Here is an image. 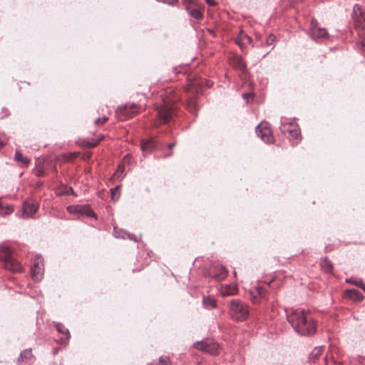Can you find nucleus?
<instances>
[{
  "label": "nucleus",
  "mask_w": 365,
  "mask_h": 365,
  "mask_svg": "<svg viewBox=\"0 0 365 365\" xmlns=\"http://www.w3.org/2000/svg\"><path fill=\"white\" fill-rule=\"evenodd\" d=\"M108 118L107 117H103V118H98L95 123L97 125H103L105 123H106L108 121Z\"/></svg>",
  "instance_id": "nucleus-37"
},
{
  "label": "nucleus",
  "mask_w": 365,
  "mask_h": 365,
  "mask_svg": "<svg viewBox=\"0 0 365 365\" xmlns=\"http://www.w3.org/2000/svg\"><path fill=\"white\" fill-rule=\"evenodd\" d=\"M196 349L204 352L209 353L211 355H217L219 354L220 346L213 340H206L197 342L195 344Z\"/></svg>",
  "instance_id": "nucleus-11"
},
{
  "label": "nucleus",
  "mask_w": 365,
  "mask_h": 365,
  "mask_svg": "<svg viewBox=\"0 0 365 365\" xmlns=\"http://www.w3.org/2000/svg\"><path fill=\"white\" fill-rule=\"evenodd\" d=\"M140 112V106L135 103H127L116 109L115 115L119 120H126Z\"/></svg>",
  "instance_id": "nucleus-6"
},
{
  "label": "nucleus",
  "mask_w": 365,
  "mask_h": 365,
  "mask_svg": "<svg viewBox=\"0 0 365 365\" xmlns=\"http://www.w3.org/2000/svg\"><path fill=\"white\" fill-rule=\"evenodd\" d=\"M275 41H276V36L272 34H270L267 38L265 43L267 46H274Z\"/></svg>",
  "instance_id": "nucleus-35"
},
{
  "label": "nucleus",
  "mask_w": 365,
  "mask_h": 365,
  "mask_svg": "<svg viewBox=\"0 0 365 365\" xmlns=\"http://www.w3.org/2000/svg\"><path fill=\"white\" fill-rule=\"evenodd\" d=\"M233 274H234L235 278H236L237 277V272L235 271L233 272Z\"/></svg>",
  "instance_id": "nucleus-51"
},
{
  "label": "nucleus",
  "mask_w": 365,
  "mask_h": 365,
  "mask_svg": "<svg viewBox=\"0 0 365 365\" xmlns=\"http://www.w3.org/2000/svg\"><path fill=\"white\" fill-rule=\"evenodd\" d=\"M44 271L43 260L41 257H34L31 267V277L35 282H39L43 278Z\"/></svg>",
  "instance_id": "nucleus-9"
},
{
  "label": "nucleus",
  "mask_w": 365,
  "mask_h": 365,
  "mask_svg": "<svg viewBox=\"0 0 365 365\" xmlns=\"http://www.w3.org/2000/svg\"><path fill=\"white\" fill-rule=\"evenodd\" d=\"M243 98L246 99L247 101H249L250 98H253V94L251 93H246L243 94Z\"/></svg>",
  "instance_id": "nucleus-40"
},
{
  "label": "nucleus",
  "mask_w": 365,
  "mask_h": 365,
  "mask_svg": "<svg viewBox=\"0 0 365 365\" xmlns=\"http://www.w3.org/2000/svg\"><path fill=\"white\" fill-rule=\"evenodd\" d=\"M160 102L156 103L158 120L162 123H168L177 113L175 103L181 98L173 88L161 91Z\"/></svg>",
  "instance_id": "nucleus-2"
},
{
  "label": "nucleus",
  "mask_w": 365,
  "mask_h": 365,
  "mask_svg": "<svg viewBox=\"0 0 365 365\" xmlns=\"http://www.w3.org/2000/svg\"><path fill=\"white\" fill-rule=\"evenodd\" d=\"M230 309L232 317L237 321L245 320L250 313L247 304L240 300L231 301Z\"/></svg>",
  "instance_id": "nucleus-5"
},
{
  "label": "nucleus",
  "mask_w": 365,
  "mask_h": 365,
  "mask_svg": "<svg viewBox=\"0 0 365 365\" xmlns=\"http://www.w3.org/2000/svg\"><path fill=\"white\" fill-rule=\"evenodd\" d=\"M120 185L116 186L115 187L111 189V195L113 200H118L120 195Z\"/></svg>",
  "instance_id": "nucleus-33"
},
{
  "label": "nucleus",
  "mask_w": 365,
  "mask_h": 365,
  "mask_svg": "<svg viewBox=\"0 0 365 365\" xmlns=\"http://www.w3.org/2000/svg\"><path fill=\"white\" fill-rule=\"evenodd\" d=\"M283 133L289 140H299L301 139V131L299 125L294 122H287L284 120L280 127Z\"/></svg>",
  "instance_id": "nucleus-7"
},
{
  "label": "nucleus",
  "mask_w": 365,
  "mask_h": 365,
  "mask_svg": "<svg viewBox=\"0 0 365 365\" xmlns=\"http://www.w3.org/2000/svg\"><path fill=\"white\" fill-rule=\"evenodd\" d=\"M325 365H341V363L335 359L332 352L327 354L324 358Z\"/></svg>",
  "instance_id": "nucleus-22"
},
{
  "label": "nucleus",
  "mask_w": 365,
  "mask_h": 365,
  "mask_svg": "<svg viewBox=\"0 0 365 365\" xmlns=\"http://www.w3.org/2000/svg\"><path fill=\"white\" fill-rule=\"evenodd\" d=\"M87 215L89 216H91V215H93L94 213L91 210L88 209V212Z\"/></svg>",
  "instance_id": "nucleus-46"
},
{
  "label": "nucleus",
  "mask_w": 365,
  "mask_h": 365,
  "mask_svg": "<svg viewBox=\"0 0 365 365\" xmlns=\"http://www.w3.org/2000/svg\"><path fill=\"white\" fill-rule=\"evenodd\" d=\"M210 275L218 282L225 279L228 275L227 269L221 264L213 265L210 269Z\"/></svg>",
  "instance_id": "nucleus-13"
},
{
  "label": "nucleus",
  "mask_w": 365,
  "mask_h": 365,
  "mask_svg": "<svg viewBox=\"0 0 365 365\" xmlns=\"http://www.w3.org/2000/svg\"><path fill=\"white\" fill-rule=\"evenodd\" d=\"M322 354V347H315L310 353L309 359L314 360L318 359Z\"/></svg>",
  "instance_id": "nucleus-26"
},
{
  "label": "nucleus",
  "mask_w": 365,
  "mask_h": 365,
  "mask_svg": "<svg viewBox=\"0 0 365 365\" xmlns=\"http://www.w3.org/2000/svg\"><path fill=\"white\" fill-rule=\"evenodd\" d=\"M231 66L235 70L240 72L242 75H245L247 73V65L244 59L239 56H233L230 59Z\"/></svg>",
  "instance_id": "nucleus-15"
},
{
  "label": "nucleus",
  "mask_w": 365,
  "mask_h": 365,
  "mask_svg": "<svg viewBox=\"0 0 365 365\" xmlns=\"http://www.w3.org/2000/svg\"><path fill=\"white\" fill-rule=\"evenodd\" d=\"M182 4L192 18L197 20L202 19L204 7L197 0H182Z\"/></svg>",
  "instance_id": "nucleus-8"
},
{
  "label": "nucleus",
  "mask_w": 365,
  "mask_h": 365,
  "mask_svg": "<svg viewBox=\"0 0 365 365\" xmlns=\"http://www.w3.org/2000/svg\"><path fill=\"white\" fill-rule=\"evenodd\" d=\"M46 165H47V162H43L42 166H40V163H39L38 165L36 168V175H38V176L43 175L45 173L44 169H46Z\"/></svg>",
  "instance_id": "nucleus-31"
},
{
  "label": "nucleus",
  "mask_w": 365,
  "mask_h": 365,
  "mask_svg": "<svg viewBox=\"0 0 365 365\" xmlns=\"http://www.w3.org/2000/svg\"><path fill=\"white\" fill-rule=\"evenodd\" d=\"M322 269L326 272H331L332 270V264L327 258L322 259L320 263Z\"/></svg>",
  "instance_id": "nucleus-23"
},
{
  "label": "nucleus",
  "mask_w": 365,
  "mask_h": 365,
  "mask_svg": "<svg viewBox=\"0 0 365 365\" xmlns=\"http://www.w3.org/2000/svg\"><path fill=\"white\" fill-rule=\"evenodd\" d=\"M251 300L253 303H258L259 299H264L266 297V289L260 286L252 287L250 291Z\"/></svg>",
  "instance_id": "nucleus-17"
},
{
  "label": "nucleus",
  "mask_w": 365,
  "mask_h": 365,
  "mask_svg": "<svg viewBox=\"0 0 365 365\" xmlns=\"http://www.w3.org/2000/svg\"><path fill=\"white\" fill-rule=\"evenodd\" d=\"M0 259L8 270L16 272H21L22 269L20 262L14 258L10 248L4 244L0 245Z\"/></svg>",
  "instance_id": "nucleus-4"
},
{
  "label": "nucleus",
  "mask_w": 365,
  "mask_h": 365,
  "mask_svg": "<svg viewBox=\"0 0 365 365\" xmlns=\"http://www.w3.org/2000/svg\"><path fill=\"white\" fill-rule=\"evenodd\" d=\"M29 163V160L24 158V166L27 165Z\"/></svg>",
  "instance_id": "nucleus-45"
},
{
  "label": "nucleus",
  "mask_w": 365,
  "mask_h": 365,
  "mask_svg": "<svg viewBox=\"0 0 365 365\" xmlns=\"http://www.w3.org/2000/svg\"><path fill=\"white\" fill-rule=\"evenodd\" d=\"M175 146V143H170V145H168V148L170 149H173Z\"/></svg>",
  "instance_id": "nucleus-48"
},
{
  "label": "nucleus",
  "mask_w": 365,
  "mask_h": 365,
  "mask_svg": "<svg viewBox=\"0 0 365 365\" xmlns=\"http://www.w3.org/2000/svg\"><path fill=\"white\" fill-rule=\"evenodd\" d=\"M205 1L207 2V4L209 5V6H214L217 4L216 1L215 0H205Z\"/></svg>",
  "instance_id": "nucleus-42"
},
{
  "label": "nucleus",
  "mask_w": 365,
  "mask_h": 365,
  "mask_svg": "<svg viewBox=\"0 0 365 365\" xmlns=\"http://www.w3.org/2000/svg\"><path fill=\"white\" fill-rule=\"evenodd\" d=\"M238 288L236 284L222 285L220 292L222 296H232L237 294Z\"/></svg>",
  "instance_id": "nucleus-19"
},
{
  "label": "nucleus",
  "mask_w": 365,
  "mask_h": 365,
  "mask_svg": "<svg viewBox=\"0 0 365 365\" xmlns=\"http://www.w3.org/2000/svg\"><path fill=\"white\" fill-rule=\"evenodd\" d=\"M158 125L159 124L157 122L154 123L153 125V127H158Z\"/></svg>",
  "instance_id": "nucleus-50"
},
{
  "label": "nucleus",
  "mask_w": 365,
  "mask_h": 365,
  "mask_svg": "<svg viewBox=\"0 0 365 365\" xmlns=\"http://www.w3.org/2000/svg\"><path fill=\"white\" fill-rule=\"evenodd\" d=\"M80 155V153L79 152H73V153H70L67 155H64V158L66 160V161H68V162H71L73 161L75 158H76L77 157H78V155Z\"/></svg>",
  "instance_id": "nucleus-29"
},
{
  "label": "nucleus",
  "mask_w": 365,
  "mask_h": 365,
  "mask_svg": "<svg viewBox=\"0 0 365 365\" xmlns=\"http://www.w3.org/2000/svg\"><path fill=\"white\" fill-rule=\"evenodd\" d=\"M123 171H124V166L122 165H120L118 167V169L115 171V173L113 174V178H116V179L122 178H123L122 175H123Z\"/></svg>",
  "instance_id": "nucleus-30"
},
{
  "label": "nucleus",
  "mask_w": 365,
  "mask_h": 365,
  "mask_svg": "<svg viewBox=\"0 0 365 365\" xmlns=\"http://www.w3.org/2000/svg\"><path fill=\"white\" fill-rule=\"evenodd\" d=\"M256 133L259 138L267 143H274V138L271 128L267 122H262L256 128Z\"/></svg>",
  "instance_id": "nucleus-10"
},
{
  "label": "nucleus",
  "mask_w": 365,
  "mask_h": 365,
  "mask_svg": "<svg viewBox=\"0 0 365 365\" xmlns=\"http://www.w3.org/2000/svg\"><path fill=\"white\" fill-rule=\"evenodd\" d=\"M39 205L37 200L24 202V217H33Z\"/></svg>",
  "instance_id": "nucleus-16"
},
{
  "label": "nucleus",
  "mask_w": 365,
  "mask_h": 365,
  "mask_svg": "<svg viewBox=\"0 0 365 365\" xmlns=\"http://www.w3.org/2000/svg\"><path fill=\"white\" fill-rule=\"evenodd\" d=\"M103 137L104 136L101 135V138L97 140H92V141L85 140L81 145L82 146H85L87 148H94L99 143V142L103 138Z\"/></svg>",
  "instance_id": "nucleus-25"
},
{
  "label": "nucleus",
  "mask_w": 365,
  "mask_h": 365,
  "mask_svg": "<svg viewBox=\"0 0 365 365\" xmlns=\"http://www.w3.org/2000/svg\"><path fill=\"white\" fill-rule=\"evenodd\" d=\"M31 358H32V354H31V350L30 351H28V350L24 351V359H29Z\"/></svg>",
  "instance_id": "nucleus-41"
},
{
  "label": "nucleus",
  "mask_w": 365,
  "mask_h": 365,
  "mask_svg": "<svg viewBox=\"0 0 365 365\" xmlns=\"http://www.w3.org/2000/svg\"><path fill=\"white\" fill-rule=\"evenodd\" d=\"M346 282L349 284H354L356 287H360L365 292V284L363 283L362 280L360 279H354V278H349L346 279Z\"/></svg>",
  "instance_id": "nucleus-24"
},
{
  "label": "nucleus",
  "mask_w": 365,
  "mask_h": 365,
  "mask_svg": "<svg viewBox=\"0 0 365 365\" xmlns=\"http://www.w3.org/2000/svg\"><path fill=\"white\" fill-rule=\"evenodd\" d=\"M310 34L312 38L315 40L327 38L329 36L327 30L319 26L318 23L315 19H313L311 21Z\"/></svg>",
  "instance_id": "nucleus-12"
},
{
  "label": "nucleus",
  "mask_w": 365,
  "mask_h": 365,
  "mask_svg": "<svg viewBox=\"0 0 365 365\" xmlns=\"http://www.w3.org/2000/svg\"><path fill=\"white\" fill-rule=\"evenodd\" d=\"M56 330L63 334L66 336V339L68 340L70 337V334L68 329H66L63 325L62 324H57L56 325Z\"/></svg>",
  "instance_id": "nucleus-28"
},
{
  "label": "nucleus",
  "mask_w": 365,
  "mask_h": 365,
  "mask_svg": "<svg viewBox=\"0 0 365 365\" xmlns=\"http://www.w3.org/2000/svg\"><path fill=\"white\" fill-rule=\"evenodd\" d=\"M361 45L365 49V36L361 38Z\"/></svg>",
  "instance_id": "nucleus-43"
},
{
  "label": "nucleus",
  "mask_w": 365,
  "mask_h": 365,
  "mask_svg": "<svg viewBox=\"0 0 365 365\" xmlns=\"http://www.w3.org/2000/svg\"><path fill=\"white\" fill-rule=\"evenodd\" d=\"M287 320L300 335L313 336L317 332V322L309 311L295 310L287 316Z\"/></svg>",
  "instance_id": "nucleus-1"
},
{
  "label": "nucleus",
  "mask_w": 365,
  "mask_h": 365,
  "mask_svg": "<svg viewBox=\"0 0 365 365\" xmlns=\"http://www.w3.org/2000/svg\"><path fill=\"white\" fill-rule=\"evenodd\" d=\"M90 157H91V156H90V155H89V154H86V155H83L82 156V158H83V160H88V159L90 158Z\"/></svg>",
  "instance_id": "nucleus-44"
},
{
  "label": "nucleus",
  "mask_w": 365,
  "mask_h": 365,
  "mask_svg": "<svg viewBox=\"0 0 365 365\" xmlns=\"http://www.w3.org/2000/svg\"><path fill=\"white\" fill-rule=\"evenodd\" d=\"M158 365H170V359L167 356H161Z\"/></svg>",
  "instance_id": "nucleus-36"
},
{
  "label": "nucleus",
  "mask_w": 365,
  "mask_h": 365,
  "mask_svg": "<svg viewBox=\"0 0 365 365\" xmlns=\"http://www.w3.org/2000/svg\"><path fill=\"white\" fill-rule=\"evenodd\" d=\"M155 147V141L154 138L143 140L141 143V150L145 154L150 153Z\"/></svg>",
  "instance_id": "nucleus-21"
},
{
  "label": "nucleus",
  "mask_w": 365,
  "mask_h": 365,
  "mask_svg": "<svg viewBox=\"0 0 365 365\" xmlns=\"http://www.w3.org/2000/svg\"><path fill=\"white\" fill-rule=\"evenodd\" d=\"M344 295L354 302H361L364 296L356 289H347L344 292Z\"/></svg>",
  "instance_id": "nucleus-20"
},
{
  "label": "nucleus",
  "mask_w": 365,
  "mask_h": 365,
  "mask_svg": "<svg viewBox=\"0 0 365 365\" xmlns=\"http://www.w3.org/2000/svg\"><path fill=\"white\" fill-rule=\"evenodd\" d=\"M130 158V156L128 155H125L123 158V161L126 162Z\"/></svg>",
  "instance_id": "nucleus-47"
},
{
  "label": "nucleus",
  "mask_w": 365,
  "mask_h": 365,
  "mask_svg": "<svg viewBox=\"0 0 365 365\" xmlns=\"http://www.w3.org/2000/svg\"><path fill=\"white\" fill-rule=\"evenodd\" d=\"M235 42L241 49H243L251 43V38L243 31H240L236 38Z\"/></svg>",
  "instance_id": "nucleus-18"
},
{
  "label": "nucleus",
  "mask_w": 365,
  "mask_h": 365,
  "mask_svg": "<svg viewBox=\"0 0 365 365\" xmlns=\"http://www.w3.org/2000/svg\"><path fill=\"white\" fill-rule=\"evenodd\" d=\"M203 302L205 306L210 307H216V302L215 300L212 297H207L205 298L203 300Z\"/></svg>",
  "instance_id": "nucleus-32"
},
{
  "label": "nucleus",
  "mask_w": 365,
  "mask_h": 365,
  "mask_svg": "<svg viewBox=\"0 0 365 365\" xmlns=\"http://www.w3.org/2000/svg\"><path fill=\"white\" fill-rule=\"evenodd\" d=\"M23 357V351H21L20 354H19V361H20V359Z\"/></svg>",
  "instance_id": "nucleus-49"
},
{
  "label": "nucleus",
  "mask_w": 365,
  "mask_h": 365,
  "mask_svg": "<svg viewBox=\"0 0 365 365\" xmlns=\"http://www.w3.org/2000/svg\"><path fill=\"white\" fill-rule=\"evenodd\" d=\"M352 17L356 21L355 26L359 29H364L365 26V13L359 4L354 6Z\"/></svg>",
  "instance_id": "nucleus-14"
},
{
  "label": "nucleus",
  "mask_w": 365,
  "mask_h": 365,
  "mask_svg": "<svg viewBox=\"0 0 365 365\" xmlns=\"http://www.w3.org/2000/svg\"><path fill=\"white\" fill-rule=\"evenodd\" d=\"M15 159L17 161L23 162V155L21 152L16 151L15 153Z\"/></svg>",
  "instance_id": "nucleus-38"
},
{
  "label": "nucleus",
  "mask_w": 365,
  "mask_h": 365,
  "mask_svg": "<svg viewBox=\"0 0 365 365\" xmlns=\"http://www.w3.org/2000/svg\"><path fill=\"white\" fill-rule=\"evenodd\" d=\"M58 193L59 195H73V190L71 187L63 185L61 188H59Z\"/></svg>",
  "instance_id": "nucleus-27"
},
{
  "label": "nucleus",
  "mask_w": 365,
  "mask_h": 365,
  "mask_svg": "<svg viewBox=\"0 0 365 365\" xmlns=\"http://www.w3.org/2000/svg\"><path fill=\"white\" fill-rule=\"evenodd\" d=\"M6 143V138L3 134L0 133V148Z\"/></svg>",
  "instance_id": "nucleus-39"
},
{
  "label": "nucleus",
  "mask_w": 365,
  "mask_h": 365,
  "mask_svg": "<svg viewBox=\"0 0 365 365\" xmlns=\"http://www.w3.org/2000/svg\"><path fill=\"white\" fill-rule=\"evenodd\" d=\"M13 211L12 208L7 206L6 207H3L0 203V215H6L11 213Z\"/></svg>",
  "instance_id": "nucleus-34"
},
{
  "label": "nucleus",
  "mask_w": 365,
  "mask_h": 365,
  "mask_svg": "<svg viewBox=\"0 0 365 365\" xmlns=\"http://www.w3.org/2000/svg\"><path fill=\"white\" fill-rule=\"evenodd\" d=\"M201 91L200 83L197 80L190 81L185 87V98L187 101V106L190 112L196 111V102L195 100Z\"/></svg>",
  "instance_id": "nucleus-3"
}]
</instances>
